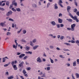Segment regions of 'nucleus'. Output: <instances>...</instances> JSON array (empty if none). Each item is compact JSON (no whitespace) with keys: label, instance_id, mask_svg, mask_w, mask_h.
Returning <instances> with one entry per match:
<instances>
[{"label":"nucleus","instance_id":"obj_1","mask_svg":"<svg viewBox=\"0 0 79 79\" xmlns=\"http://www.w3.org/2000/svg\"><path fill=\"white\" fill-rule=\"evenodd\" d=\"M69 15L70 16V17L73 19V20L76 21L77 23H78V22H79V19H77V18L76 16H74V17L73 16V15H71V13L70 12H69Z\"/></svg>","mask_w":79,"mask_h":79},{"label":"nucleus","instance_id":"obj_2","mask_svg":"<svg viewBox=\"0 0 79 79\" xmlns=\"http://www.w3.org/2000/svg\"><path fill=\"white\" fill-rule=\"evenodd\" d=\"M76 27V24L74 23L71 25V28H67V29L68 30H71L72 31H74V27Z\"/></svg>","mask_w":79,"mask_h":79},{"label":"nucleus","instance_id":"obj_3","mask_svg":"<svg viewBox=\"0 0 79 79\" xmlns=\"http://www.w3.org/2000/svg\"><path fill=\"white\" fill-rule=\"evenodd\" d=\"M59 2H58V5L62 8H63V6L62 5V4H61V3H63V1H62L61 0H60L59 1Z\"/></svg>","mask_w":79,"mask_h":79},{"label":"nucleus","instance_id":"obj_4","mask_svg":"<svg viewBox=\"0 0 79 79\" xmlns=\"http://www.w3.org/2000/svg\"><path fill=\"white\" fill-rule=\"evenodd\" d=\"M37 62H38V63H41V62H42V60H41V59L40 57H39L37 59Z\"/></svg>","mask_w":79,"mask_h":79},{"label":"nucleus","instance_id":"obj_5","mask_svg":"<svg viewBox=\"0 0 79 79\" xmlns=\"http://www.w3.org/2000/svg\"><path fill=\"white\" fill-rule=\"evenodd\" d=\"M12 5H14L15 6H17V3L15 2V0L13 1L12 2Z\"/></svg>","mask_w":79,"mask_h":79},{"label":"nucleus","instance_id":"obj_6","mask_svg":"<svg viewBox=\"0 0 79 79\" xmlns=\"http://www.w3.org/2000/svg\"><path fill=\"white\" fill-rule=\"evenodd\" d=\"M24 61H22L20 64H19V66L20 67V68H21V67L22 66H23V64H24Z\"/></svg>","mask_w":79,"mask_h":79},{"label":"nucleus","instance_id":"obj_7","mask_svg":"<svg viewBox=\"0 0 79 79\" xmlns=\"http://www.w3.org/2000/svg\"><path fill=\"white\" fill-rule=\"evenodd\" d=\"M12 13L13 12H12V11H10L9 12H8L7 13L6 15L9 16V15H11Z\"/></svg>","mask_w":79,"mask_h":79},{"label":"nucleus","instance_id":"obj_8","mask_svg":"<svg viewBox=\"0 0 79 79\" xmlns=\"http://www.w3.org/2000/svg\"><path fill=\"white\" fill-rule=\"evenodd\" d=\"M25 56V54H22L20 55L19 56V57L20 58H23V56Z\"/></svg>","mask_w":79,"mask_h":79},{"label":"nucleus","instance_id":"obj_9","mask_svg":"<svg viewBox=\"0 0 79 79\" xmlns=\"http://www.w3.org/2000/svg\"><path fill=\"white\" fill-rule=\"evenodd\" d=\"M13 68L14 70L15 71V70H17L18 69V67H16V65H13Z\"/></svg>","mask_w":79,"mask_h":79},{"label":"nucleus","instance_id":"obj_10","mask_svg":"<svg viewBox=\"0 0 79 79\" xmlns=\"http://www.w3.org/2000/svg\"><path fill=\"white\" fill-rule=\"evenodd\" d=\"M71 7L70 6H68L67 7V10L68 13H69V11L70 10V9H71Z\"/></svg>","mask_w":79,"mask_h":79},{"label":"nucleus","instance_id":"obj_11","mask_svg":"<svg viewBox=\"0 0 79 79\" xmlns=\"http://www.w3.org/2000/svg\"><path fill=\"white\" fill-rule=\"evenodd\" d=\"M58 23H63V20L62 19H58Z\"/></svg>","mask_w":79,"mask_h":79},{"label":"nucleus","instance_id":"obj_12","mask_svg":"<svg viewBox=\"0 0 79 79\" xmlns=\"http://www.w3.org/2000/svg\"><path fill=\"white\" fill-rule=\"evenodd\" d=\"M66 21H68L69 22H73V19H66Z\"/></svg>","mask_w":79,"mask_h":79},{"label":"nucleus","instance_id":"obj_13","mask_svg":"<svg viewBox=\"0 0 79 79\" xmlns=\"http://www.w3.org/2000/svg\"><path fill=\"white\" fill-rule=\"evenodd\" d=\"M29 49H30V47H27L25 48V50L27 51H29Z\"/></svg>","mask_w":79,"mask_h":79},{"label":"nucleus","instance_id":"obj_14","mask_svg":"<svg viewBox=\"0 0 79 79\" xmlns=\"http://www.w3.org/2000/svg\"><path fill=\"white\" fill-rule=\"evenodd\" d=\"M51 23L52 25H53L55 26V25H56V23H55V21H53L52 22H51Z\"/></svg>","mask_w":79,"mask_h":79},{"label":"nucleus","instance_id":"obj_15","mask_svg":"<svg viewBox=\"0 0 79 79\" xmlns=\"http://www.w3.org/2000/svg\"><path fill=\"white\" fill-rule=\"evenodd\" d=\"M54 8L56 10V9H58V6H57V4L56 3L54 5Z\"/></svg>","mask_w":79,"mask_h":79},{"label":"nucleus","instance_id":"obj_16","mask_svg":"<svg viewBox=\"0 0 79 79\" xmlns=\"http://www.w3.org/2000/svg\"><path fill=\"white\" fill-rule=\"evenodd\" d=\"M37 47H39V45L35 46L33 47V50H35Z\"/></svg>","mask_w":79,"mask_h":79},{"label":"nucleus","instance_id":"obj_17","mask_svg":"<svg viewBox=\"0 0 79 79\" xmlns=\"http://www.w3.org/2000/svg\"><path fill=\"white\" fill-rule=\"evenodd\" d=\"M30 44L31 45V46H32V47H33V46H34V44H33L32 41H30Z\"/></svg>","mask_w":79,"mask_h":79},{"label":"nucleus","instance_id":"obj_18","mask_svg":"<svg viewBox=\"0 0 79 79\" xmlns=\"http://www.w3.org/2000/svg\"><path fill=\"white\" fill-rule=\"evenodd\" d=\"M73 66H76V61H74L73 62Z\"/></svg>","mask_w":79,"mask_h":79},{"label":"nucleus","instance_id":"obj_19","mask_svg":"<svg viewBox=\"0 0 79 79\" xmlns=\"http://www.w3.org/2000/svg\"><path fill=\"white\" fill-rule=\"evenodd\" d=\"M9 4H10V2H9V1H7L6 2V5H7V6H9Z\"/></svg>","mask_w":79,"mask_h":79},{"label":"nucleus","instance_id":"obj_20","mask_svg":"<svg viewBox=\"0 0 79 79\" xmlns=\"http://www.w3.org/2000/svg\"><path fill=\"white\" fill-rule=\"evenodd\" d=\"M77 9L76 8H75L73 12H74V13H76V12H77Z\"/></svg>","mask_w":79,"mask_h":79},{"label":"nucleus","instance_id":"obj_21","mask_svg":"<svg viewBox=\"0 0 79 79\" xmlns=\"http://www.w3.org/2000/svg\"><path fill=\"white\" fill-rule=\"evenodd\" d=\"M13 79V76H12L8 77V79Z\"/></svg>","mask_w":79,"mask_h":79},{"label":"nucleus","instance_id":"obj_22","mask_svg":"<svg viewBox=\"0 0 79 79\" xmlns=\"http://www.w3.org/2000/svg\"><path fill=\"white\" fill-rule=\"evenodd\" d=\"M4 25L5 24H4V23H0V26H1L2 27H3Z\"/></svg>","mask_w":79,"mask_h":79},{"label":"nucleus","instance_id":"obj_23","mask_svg":"<svg viewBox=\"0 0 79 79\" xmlns=\"http://www.w3.org/2000/svg\"><path fill=\"white\" fill-rule=\"evenodd\" d=\"M64 44H65V45H69V46H71V44H69V43H64Z\"/></svg>","mask_w":79,"mask_h":79},{"label":"nucleus","instance_id":"obj_24","mask_svg":"<svg viewBox=\"0 0 79 79\" xmlns=\"http://www.w3.org/2000/svg\"><path fill=\"white\" fill-rule=\"evenodd\" d=\"M74 3L75 5H76V6H77V3L76 2V0L75 1Z\"/></svg>","mask_w":79,"mask_h":79},{"label":"nucleus","instance_id":"obj_25","mask_svg":"<svg viewBox=\"0 0 79 79\" xmlns=\"http://www.w3.org/2000/svg\"><path fill=\"white\" fill-rule=\"evenodd\" d=\"M76 75L77 76V78H79V74L77 73H76Z\"/></svg>","mask_w":79,"mask_h":79},{"label":"nucleus","instance_id":"obj_26","mask_svg":"<svg viewBox=\"0 0 79 79\" xmlns=\"http://www.w3.org/2000/svg\"><path fill=\"white\" fill-rule=\"evenodd\" d=\"M26 69H27V70L28 71H29L30 70H31V67H27L26 68Z\"/></svg>","mask_w":79,"mask_h":79},{"label":"nucleus","instance_id":"obj_27","mask_svg":"<svg viewBox=\"0 0 79 79\" xmlns=\"http://www.w3.org/2000/svg\"><path fill=\"white\" fill-rule=\"evenodd\" d=\"M7 35H11V33L10 32H7L6 34Z\"/></svg>","mask_w":79,"mask_h":79},{"label":"nucleus","instance_id":"obj_28","mask_svg":"<svg viewBox=\"0 0 79 79\" xmlns=\"http://www.w3.org/2000/svg\"><path fill=\"white\" fill-rule=\"evenodd\" d=\"M23 73L24 74H26V73H27V72L25 70H23Z\"/></svg>","mask_w":79,"mask_h":79},{"label":"nucleus","instance_id":"obj_29","mask_svg":"<svg viewBox=\"0 0 79 79\" xmlns=\"http://www.w3.org/2000/svg\"><path fill=\"white\" fill-rule=\"evenodd\" d=\"M50 59L51 60V63H54V62L53 61V60L52 59H51V58H50Z\"/></svg>","mask_w":79,"mask_h":79},{"label":"nucleus","instance_id":"obj_30","mask_svg":"<svg viewBox=\"0 0 79 79\" xmlns=\"http://www.w3.org/2000/svg\"><path fill=\"white\" fill-rule=\"evenodd\" d=\"M16 10L17 11H21V10L20 9V8H17L16 9Z\"/></svg>","mask_w":79,"mask_h":79},{"label":"nucleus","instance_id":"obj_31","mask_svg":"<svg viewBox=\"0 0 79 79\" xmlns=\"http://www.w3.org/2000/svg\"><path fill=\"white\" fill-rule=\"evenodd\" d=\"M13 47L14 48H15V49L17 48V46H15V45H13Z\"/></svg>","mask_w":79,"mask_h":79},{"label":"nucleus","instance_id":"obj_32","mask_svg":"<svg viewBox=\"0 0 79 79\" xmlns=\"http://www.w3.org/2000/svg\"><path fill=\"white\" fill-rule=\"evenodd\" d=\"M0 10H1V11H4V10H5V9H4V8L1 7H0Z\"/></svg>","mask_w":79,"mask_h":79},{"label":"nucleus","instance_id":"obj_33","mask_svg":"<svg viewBox=\"0 0 79 79\" xmlns=\"http://www.w3.org/2000/svg\"><path fill=\"white\" fill-rule=\"evenodd\" d=\"M50 2H48L47 5V8H48L49 6H50Z\"/></svg>","mask_w":79,"mask_h":79},{"label":"nucleus","instance_id":"obj_34","mask_svg":"<svg viewBox=\"0 0 79 79\" xmlns=\"http://www.w3.org/2000/svg\"><path fill=\"white\" fill-rule=\"evenodd\" d=\"M12 11H16V9H15V8H12Z\"/></svg>","mask_w":79,"mask_h":79},{"label":"nucleus","instance_id":"obj_35","mask_svg":"<svg viewBox=\"0 0 79 79\" xmlns=\"http://www.w3.org/2000/svg\"><path fill=\"white\" fill-rule=\"evenodd\" d=\"M63 37H64V36H61L60 38V40H63Z\"/></svg>","mask_w":79,"mask_h":79},{"label":"nucleus","instance_id":"obj_36","mask_svg":"<svg viewBox=\"0 0 79 79\" xmlns=\"http://www.w3.org/2000/svg\"><path fill=\"white\" fill-rule=\"evenodd\" d=\"M47 71H50V67H48L47 68Z\"/></svg>","mask_w":79,"mask_h":79},{"label":"nucleus","instance_id":"obj_37","mask_svg":"<svg viewBox=\"0 0 79 79\" xmlns=\"http://www.w3.org/2000/svg\"><path fill=\"white\" fill-rule=\"evenodd\" d=\"M9 21H14L13 19L11 18L9 19Z\"/></svg>","mask_w":79,"mask_h":79},{"label":"nucleus","instance_id":"obj_38","mask_svg":"<svg viewBox=\"0 0 79 79\" xmlns=\"http://www.w3.org/2000/svg\"><path fill=\"white\" fill-rule=\"evenodd\" d=\"M9 64H5V65H4V67H6L7 66H8Z\"/></svg>","mask_w":79,"mask_h":79},{"label":"nucleus","instance_id":"obj_39","mask_svg":"<svg viewBox=\"0 0 79 79\" xmlns=\"http://www.w3.org/2000/svg\"><path fill=\"white\" fill-rule=\"evenodd\" d=\"M49 47H50V48H51V49H53V47L52 46H49Z\"/></svg>","mask_w":79,"mask_h":79},{"label":"nucleus","instance_id":"obj_40","mask_svg":"<svg viewBox=\"0 0 79 79\" xmlns=\"http://www.w3.org/2000/svg\"><path fill=\"white\" fill-rule=\"evenodd\" d=\"M12 66H13V65H14V64H15V62L14 61H13L12 62Z\"/></svg>","mask_w":79,"mask_h":79},{"label":"nucleus","instance_id":"obj_41","mask_svg":"<svg viewBox=\"0 0 79 79\" xmlns=\"http://www.w3.org/2000/svg\"><path fill=\"white\" fill-rule=\"evenodd\" d=\"M71 43H72V44H74V43H75V42L73 40H72L71 41Z\"/></svg>","mask_w":79,"mask_h":79},{"label":"nucleus","instance_id":"obj_42","mask_svg":"<svg viewBox=\"0 0 79 79\" xmlns=\"http://www.w3.org/2000/svg\"><path fill=\"white\" fill-rule=\"evenodd\" d=\"M76 44H79V40H77L76 41Z\"/></svg>","mask_w":79,"mask_h":79},{"label":"nucleus","instance_id":"obj_43","mask_svg":"<svg viewBox=\"0 0 79 79\" xmlns=\"http://www.w3.org/2000/svg\"><path fill=\"white\" fill-rule=\"evenodd\" d=\"M27 56H26L23 57V59L26 60V59H27Z\"/></svg>","mask_w":79,"mask_h":79},{"label":"nucleus","instance_id":"obj_44","mask_svg":"<svg viewBox=\"0 0 79 79\" xmlns=\"http://www.w3.org/2000/svg\"><path fill=\"white\" fill-rule=\"evenodd\" d=\"M35 42H36V39H34L33 40V43H35Z\"/></svg>","mask_w":79,"mask_h":79},{"label":"nucleus","instance_id":"obj_45","mask_svg":"<svg viewBox=\"0 0 79 79\" xmlns=\"http://www.w3.org/2000/svg\"><path fill=\"white\" fill-rule=\"evenodd\" d=\"M60 27H63V26H64V25L63 24H61L60 25Z\"/></svg>","mask_w":79,"mask_h":79},{"label":"nucleus","instance_id":"obj_46","mask_svg":"<svg viewBox=\"0 0 79 79\" xmlns=\"http://www.w3.org/2000/svg\"><path fill=\"white\" fill-rule=\"evenodd\" d=\"M23 34H26V30H23Z\"/></svg>","mask_w":79,"mask_h":79},{"label":"nucleus","instance_id":"obj_47","mask_svg":"<svg viewBox=\"0 0 79 79\" xmlns=\"http://www.w3.org/2000/svg\"><path fill=\"white\" fill-rule=\"evenodd\" d=\"M77 64H79V59H77Z\"/></svg>","mask_w":79,"mask_h":79},{"label":"nucleus","instance_id":"obj_48","mask_svg":"<svg viewBox=\"0 0 79 79\" xmlns=\"http://www.w3.org/2000/svg\"><path fill=\"white\" fill-rule=\"evenodd\" d=\"M13 5H12V4L10 5V9H11V8H12V7H13Z\"/></svg>","mask_w":79,"mask_h":79},{"label":"nucleus","instance_id":"obj_49","mask_svg":"<svg viewBox=\"0 0 79 79\" xmlns=\"http://www.w3.org/2000/svg\"><path fill=\"white\" fill-rule=\"evenodd\" d=\"M45 74H43L42 76H41V77H45Z\"/></svg>","mask_w":79,"mask_h":79},{"label":"nucleus","instance_id":"obj_50","mask_svg":"<svg viewBox=\"0 0 79 79\" xmlns=\"http://www.w3.org/2000/svg\"><path fill=\"white\" fill-rule=\"evenodd\" d=\"M57 28H60V24H58L57 25Z\"/></svg>","mask_w":79,"mask_h":79},{"label":"nucleus","instance_id":"obj_51","mask_svg":"<svg viewBox=\"0 0 79 79\" xmlns=\"http://www.w3.org/2000/svg\"><path fill=\"white\" fill-rule=\"evenodd\" d=\"M22 30L21 29L19 31H18L17 32L18 34H19V33H20V32H21V30Z\"/></svg>","mask_w":79,"mask_h":79},{"label":"nucleus","instance_id":"obj_52","mask_svg":"<svg viewBox=\"0 0 79 79\" xmlns=\"http://www.w3.org/2000/svg\"><path fill=\"white\" fill-rule=\"evenodd\" d=\"M43 56H45V57L47 56V55H46V54H45V52H44V54H43Z\"/></svg>","mask_w":79,"mask_h":79},{"label":"nucleus","instance_id":"obj_53","mask_svg":"<svg viewBox=\"0 0 79 79\" xmlns=\"http://www.w3.org/2000/svg\"><path fill=\"white\" fill-rule=\"evenodd\" d=\"M2 60H3V62H5V58H3Z\"/></svg>","mask_w":79,"mask_h":79},{"label":"nucleus","instance_id":"obj_54","mask_svg":"<svg viewBox=\"0 0 79 79\" xmlns=\"http://www.w3.org/2000/svg\"><path fill=\"white\" fill-rule=\"evenodd\" d=\"M32 54V52H30V51H28V54Z\"/></svg>","mask_w":79,"mask_h":79},{"label":"nucleus","instance_id":"obj_55","mask_svg":"<svg viewBox=\"0 0 79 79\" xmlns=\"http://www.w3.org/2000/svg\"><path fill=\"white\" fill-rule=\"evenodd\" d=\"M24 76H25V77H27L28 76V75H27V74H24Z\"/></svg>","mask_w":79,"mask_h":79},{"label":"nucleus","instance_id":"obj_56","mask_svg":"<svg viewBox=\"0 0 79 79\" xmlns=\"http://www.w3.org/2000/svg\"><path fill=\"white\" fill-rule=\"evenodd\" d=\"M76 15H77V16H79V12H77L76 13Z\"/></svg>","mask_w":79,"mask_h":79},{"label":"nucleus","instance_id":"obj_57","mask_svg":"<svg viewBox=\"0 0 79 79\" xmlns=\"http://www.w3.org/2000/svg\"><path fill=\"white\" fill-rule=\"evenodd\" d=\"M20 77L22 79H24V77H23V76H20Z\"/></svg>","mask_w":79,"mask_h":79},{"label":"nucleus","instance_id":"obj_58","mask_svg":"<svg viewBox=\"0 0 79 79\" xmlns=\"http://www.w3.org/2000/svg\"><path fill=\"white\" fill-rule=\"evenodd\" d=\"M61 16H62V14H61L60 13L59 15V17H60Z\"/></svg>","mask_w":79,"mask_h":79},{"label":"nucleus","instance_id":"obj_59","mask_svg":"<svg viewBox=\"0 0 79 79\" xmlns=\"http://www.w3.org/2000/svg\"><path fill=\"white\" fill-rule=\"evenodd\" d=\"M20 54H21L20 53L18 52V53H17V55H20Z\"/></svg>","mask_w":79,"mask_h":79},{"label":"nucleus","instance_id":"obj_60","mask_svg":"<svg viewBox=\"0 0 79 79\" xmlns=\"http://www.w3.org/2000/svg\"><path fill=\"white\" fill-rule=\"evenodd\" d=\"M56 49H57V50H60V49L58 47L56 48Z\"/></svg>","mask_w":79,"mask_h":79},{"label":"nucleus","instance_id":"obj_61","mask_svg":"<svg viewBox=\"0 0 79 79\" xmlns=\"http://www.w3.org/2000/svg\"><path fill=\"white\" fill-rule=\"evenodd\" d=\"M6 74H7V75H8V74H9V73H8V72H6Z\"/></svg>","mask_w":79,"mask_h":79},{"label":"nucleus","instance_id":"obj_62","mask_svg":"<svg viewBox=\"0 0 79 79\" xmlns=\"http://www.w3.org/2000/svg\"><path fill=\"white\" fill-rule=\"evenodd\" d=\"M72 76L73 79H75V78H74V77L73 76V74H72Z\"/></svg>","mask_w":79,"mask_h":79},{"label":"nucleus","instance_id":"obj_63","mask_svg":"<svg viewBox=\"0 0 79 79\" xmlns=\"http://www.w3.org/2000/svg\"><path fill=\"white\" fill-rule=\"evenodd\" d=\"M60 38V35H58L57 36V38H58V39H59Z\"/></svg>","mask_w":79,"mask_h":79},{"label":"nucleus","instance_id":"obj_64","mask_svg":"<svg viewBox=\"0 0 79 79\" xmlns=\"http://www.w3.org/2000/svg\"><path fill=\"white\" fill-rule=\"evenodd\" d=\"M43 61H46V60L45 59H43Z\"/></svg>","mask_w":79,"mask_h":79}]
</instances>
